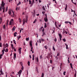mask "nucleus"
Listing matches in <instances>:
<instances>
[{"label":"nucleus","instance_id":"f704fd0d","mask_svg":"<svg viewBox=\"0 0 77 77\" xmlns=\"http://www.w3.org/2000/svg\"><path fill=\"white\" fill-rule=\"evenodd\" d=\"M45 28H46V27H47V25H46V23H45Z\"/></svg>","mask_w":77,"mask_h":77},{"label":"nucleus","instance_id":"7c9ffc66","mask_svg":"<svg viewBox=\"0 0 77 77\" xmlns=\"http://www.w3.org/2000/svg\"><path fill=\"white\" fill-rule=\"evenodd\" d=\"M19 22H20V23H21V19L20 18L19 19Z\"/></svg>","mask_w":77,"mask_h":77},{"label":"nucleus","instance_id":"4d7b16f0","mask_svg":"<svg viewBox=\"0 0 77 77\" xmlns=\"http://www.w3.org/2000/svg\"><path fill=\"white\" fill-rule=\"evenodd\" d=\"M50 63H52V60H50Z\"/></svg>","mask_w":77,"mask_h":77},{"label":"nucleus","instance_id":"a878e982","mask_svg":"<svg viewBox=\"0 0 77 77\" xmlns=\"http://www.w3.org/2000/svg\"><path fill=\"white\" fill-rule=\"evenodd\" d=\"M42 29H43V27H41L40 29V30L41 31V30H42Z\"/></svg>","mask_w":77,"mask_h":77},{"label":"nucleus","instance_id":"aec40b11","mask_svg":"<svg viewBox=\"0 0 77 77\" xmlns=\"http://www.w3.org/2000/svg\"><path fill=\"white\" fill-rule=\"evenodd\" d=\"M42 9L44 11H45V7H44V6L42 7Z\"/></svg>","mask_w":77,"mask_h":77},{"label":"nucleus","instance_id":"6e6d98bb","mask_svg":"<svg viewBox=\"0 0 77 77\" xmlns=\"http://www.w3.org/2000/svg\"><path fill=\"white\" fill-rule=\"evenodd\" d=\"M77 74V73H75V75H74V77H76V74Z\"/></svg>","mask_w":77,"mask_h":77},{"label":"nucleus","instance_id":"b1692460","mask_svg":"<svg viewBox=\"0 0 77 77\" xmlns=\"http://www.w3.org/2000/svg\"><path fill=\"white\" fill-rule=\"evenodd\" d=\"M2 57H3V55H2V54H1L0 55V59H2Z\"/></svg>","mask_w":77,"mask_h":77},{"label":"nucleus","instance_id":"473e14b6","mask_svg":"<svg viewBox=\"0 0 77 77\" xmlns=\"http://www.w3.org/2000/svg\"><path fill=\"white\" fill-rule=\"evenodd\" d=\"M63 41H64V42H66V39H65V38L63 39Z\"/></svg>","mask_w":77,"mask_h":77},{"label":"nucleus","instance_id":"0e129e2a","mask_svg":"<svg viewBox=\"0 0 77 77\" xmlns=\"http://www.w3.org/2000/svg\"><path fill=\"white\" fill-rule=\"evenodd\" d=\"M68 63H69V58H68Z\"/></svg>","mask_w":77,"mask_h":77},{"label":"nucleus","instance_id":"052dcab7","mask_svg":"<svg viewBox=\"0 0 77 77\" xmlns=\"http://www.w3.org/2000/svg\"><path fill=\"white\" fill-rule=\"evenodd\" d=\"M39 3H41V0H38Z\"/></svg>","mask_w":77,"mask_h":77},{"label":"nucleus","instance_id":"bf43d9fd","mask_svg":"<svg viewBox=\"0 0 77 77\" xmlns=\"http://www.w3.org/2000/svg\"><path fill=\"white\" fill-rule=\"evenodd\" d=\"M36 71H37V72H38V69H37V67H36Z\"/></svg>","mask_w":77,"mask_h":77},{"label":"nucleus","instance_id":"49530a36","mask_svg":"<svg viewBox=\"0 0 77 77\" xmlns=\"http://www.w3.org/2000/svg\"><path fill=\"white\" fill-rule=\"evenodd\" d=\"M65 73H66V72H63V75H65Z\"/></svg>","mask_w":77,"mask_h":77},{"label":"nucleus","instance_id":"09e8293b","mask_svg":"<svg viewBox=\"0 0 77 77\" xmlns=\"http://www.w3.org/2000/svg\"><path fill=\"white\" fill-rule=\"evenodd\" d=\"M45 48L46 49H47V46H45Z\"/></svg>","mask_w":77,"mask_h":77},{"label":"nucleus","instance_id":"2eb2a0df","mask_svg":"<svg viewBox=\"0 0 77 77\" xmlns=\"http://www.w3.org/2000/svg\"><path fill=\"white\" fill-rule=\"evenodd\" d=\"M29 45L30 46H32V41H30L29 42Z\"/></svg>","mask_w":77,"mask_h":77},{"label":"nucleus","instance_id":"864d4df0","mask_svg":"<svg viewBox=\"0 0 77 77\" xmlns=\"http://www.w3.org/2000/svg\"><path fill=\"white\" fill-rule=\"evenodd\" d=\"M39 43H41V39L39 40Z\"/></svg>","mask_w":77,"mask_h":77},{"label":"nucleus","instance_id":"7ed1b4c3","mask_svg":"<svg viewBox=\"0 0 77 77\" xmlns=\"http://www.w3.org/2000/svg\"><path fill=\"white\" fill-rule=\"evenodd\" d=\"M45 16L46 17L44 18V20L45 22H47L48 21V19H47V14H45Z\"/></svg>","mask_w":77,"mask_h":77},{"label":"nucleus","instance_id":"6e6552de","mask_svg":"<svg viewBox=\"0 0 77 77\" xmlns=\"http://www.w3.org/2000/svg\"><path fill=\"white\" fill-rule=\"evenodd\" d=\"M14 60H15V59L16 58V54L14 53Z\"/></svg>","mask_w":77,"mask_h":77},{"label":"nucleus","instance_id":"9d476101","mask_svg":"<svg viewBox=\"0 0 77 77\" xmlns=\"http://www.w3.org/2000/svg\"><path fill=\"white\" fill-rule=\"evenodd\" d=\"M28 21V17H26V23H27Z\"/></svg>","mask_w":77,"mask_h":77},{"label":"nucleus","instance_id":"37998d69","mask_svg":"<svg viewBox=\"0 0 77 77\" xmlns=\"http://www.w3.org/2000/svg\"><path fill=\"white\" fill-rule=\"evenodd\" d=\"M66 8H68V5H67V4H66Z\"/></svg>","mask_w":77,"mask_h":77},{"label":"nucleus","instance_id":"423d86ee","mask_svg":"<svg viewBox=\"0 0 77 77\" xmlns=\"http://www.w3.org/2000/svg\"><path fill=\"white\" fill-rule=\"evenodd\" d=\"M58 35L60 37V41H62V35H61V34H59Z\"/></svg>","mask_w":77,"mask_h":77},{"label":"nucleus","instance_id":"ea45409f","mask_svg":"<svg viewBox=\"0 0 77 77\" xmlns=\"http://www.w3.org/2000/svg\"><path fill=\"white\" fill-rule=\"evenodd\" d=\"M59 56V53L58 52L57 54V56Z\"/></svg>","mask_w":77,"mask_h":77},{"label":"nucleus","instance_id":"c03bdc74","mask_svg":"<svg viewBox=\"0 0 77 77\" xmlns=\"http://www.w3.org/2000/svg\"><path fill=\"white\" fill-rule=\"evenodd\" d=\"M6 27V26H5V25H4L3 26V29H5V27Z\"/></svg>","mask_w":77,"mask_h":77},{"label":"nucleus","instance_id":"f3484780","mask_svg":"<svg viewBox=\"0 0 77 77\" xmlns=\"http://www.w3.org/2000/svg\"><path fill=\"white\" fill-rule=\"evenodd\" d=\"M17 32H15L14 34V36H17Z\"/></svg>","mask_w":77,"mask_h":77},{"label":"nucleus","instance_id":"3c124183","mask_svg":"<svg viewBox=\"0 0 77 77\" xmlns=\"http://www.w3.org/2000/svg\"><path fill=\"white\" fill-rule=\"evenodd\" d=\"M42 31L43 32H44V28H43L42 30Z\"/></svg>","mask_w":77,"mask_h":77},{"label":"nucleus","instance_id":"f03ea898","mask_svg":"<svg viewBox=\"0 0 77 77\" xmlns=\"http://www.w3.org/2000/svg\"><path fill=\"white\" fill-rule=\"evenodd\" d=\"M22 73V70H20L19 72L17 73V75H19V77H20V75H21V74Z\"/></svg>","mask_w":77,"mask_h":77},{"label":"nucleus","instance_id":"f8f14e48","mask_svg":"<svg viewBox=\"0 0 77 77\" xmlns=\"http://www.w3.org/2000/svg\"><path fill=\"white\" fill-rule=\"evenodd\" d=\"M45 35H46V34H45V32H43V34L42 35V36H44Z\"/></svg>","mask_w":77,"mask_h":77},{"label":"nucleus","instance_id":"79ce46f5","mask_svg":"<svg viewBox=\"0 0 77 77\" xmlns=\"http://www.w3.org/2000/svg\"><path fill=\"white\" fill-rule=\"evenodd\" d=\"M36 60H37V62H38V57H37L36 58Z\"/></svg>","mask_w":77,"mask_h":77},{"label":"nucleus","instance_id":"69168bd1","mask_svg":"<svg viewBox=\"0 0 77 77\" xmlns=\"http://www.w3.org/2000/svg\"><path fill=\"white\" fill-rule=\"evenodd\" d=\"M31 49L32 50V49H33V46H31Z\"/></svg>","mask_w":77,"mask_h":77},{"label":"nucleus","instance_id":"bb28decb","mask_svg":"<svg viewBox=\"0 0 77 77\" xmlns=\"http://www.w3.org/2000/svg\"><path fill=\"white\" fill-rule=\"evenodd\" d=\"M44 74L43 73H42V76L41 77H44Z\"/></svg>","mask_w":77,"mask_h":77},{"label":"nucleus","instance_id":"f257e3e1","mask_svg":"<svg viewBox=\"0 0 77 77\" xmlns=\"http://www.w3.org/2000/svg\"><path fill=\"white\" fill-rule=\"evenodd\" d=\"M5 5V3H4L3 2V0H2V4L0 7V11H2V9L3 10V12H5V7H4Z\"/></svg>","mask_w":77,"mask_h":77},{"label":"nucleus","instance_id":"a211bd4d","mask_svg":"<svg viewBox=\"0 0 77 77\" xmlns=\"http://www.w3.org/2000/svg\"><path fill=\"white\" fill-rule=\"evenodd\" d=\"M15 26H14V27L12 28V30H15Z\"/></svg>","mask_w":77,"mask_h":77},{"label":"nucleus","instance_id":"603ef678","mask_svg":"<svg viewBox=\"0 0 77 77\" xmlns=\"http://www.w3.org/2000/svg\"><path fill=\"white\" fill-rule=\"evenodd\" d=\"M53 49L54 50V51H55V49L54 48V46L53 47Z\"/></svg>","mask_w":77,"mask_h":77},{"label":"nucleus","instance_id":"4be33fe9","mask_svg":"<svg viewBox=\"0 0 77 77\" xmlns=\"http://www.w3.org/2000/svg\"><path fill=\"white\" fill-rule=\"evenodd\" d=\"M65 45L66 46V49H68V45H67V44H66V43L65 44Z\"/></svg>","mask_w":77,"mask_h":77},{"label":"nucleus","instance_id":"412c9836","mask_svg":"<svg viewBox=\"0 0 77 77\" xmlns=\"http://www.w3.org/2000/svg\"><path fill=\"white\" fill-rule=\"evenodd\" d=\"M5 50H2V55H3L4 54V53H5V52H4V51Z\"/></svg>","mask_w":77,"mask_h":77},{"label":"nucleus","instance_id":"338daca9","mask_svg":"<svg viewBox=\"0 0 77 77\" xmlns=\"http://www.w3.org/2000/svg\"><path fill=\"white\" fill-rule=\"evenodd\" d=\"M56 23H57L56 22H55V25L56 27Z\"/></svg>","mask_w":77,"mask_h":77},{"label":"nucleus","instance_id":"ddd939ff","mask_svg":"<svg viewBox=\"0 0 77 77\" xmlns=\"http://www.w3.org/2000/svg\"><path fill=\"white\" fill-rule=\"evenodd\" d=\"M8 13L10 15H11V10H10L8 12Z\"/></svg>","mask_w":77,"mask_h":77},{"label":"nucleus","instance_id":"c85d7f7f","mask_svg":"<svg viewBox=\"0 0 77 77\" xmlns=\"http://www.w3.org/2000/svg\"><path fill=\"white\" fill-rule=\"evenodd\" d=\"M5 47H8V43L6 44Z\"/></svg>","mask_w":77,"mask_h":77},{"label":"nucleus","instance_id":"9b49d317","mask_svg":"<svg viewBox=\"0 0 77 77\" xmlns=\"http://www.w3.org/2000/svg\"><path fill=\"white\" fill-rule=\"evenodd\" d=\"M51 4V2H50L47 5V7L48 8H49L50 7V6H49V5H50Z\"/></svg>","mask_w":77,"mask_h":77},{"label":"nucleus","instance_id":"20e7f679","mask_svg":"<svg viewBox=\"0 0 77 77\" xmlns=\"http://www.w3.org/2000/svg\"><path fill=\"white\" fill-rule=\"evenodd\" d=\"M14 21V19H11V21H10L9 22V25H12V23Z\"/></svg>","mask_w":77,"mask_h":77},{"label":"nucleus","instance_id":"72a5a7b5","mask_svg":"<svg viewBox=\"0 0 77 77\" xmlns=\"http://www.w3.org/2000/svg\"><path fill=\"white\" fill-rule=\"evenodd\" d=\"M28 66H30V62L28 61Z\"/></svg>","mask_w":77,"mask_h":77},{"label":"nucleus","instance_id":"774afa93","mask_svg":"<svg viewBox=\"0 0 77 77\" xmlns=\"http://www.w3.org/2000/svg\"><path fill=\"white\" fill-rule=\"evenodd\" d=\"M54 67L53 66L52 67V70H53V69H54Z\"/></svg>","mask_w":77,"mask_h":77},{"label":"nucleus","instance_id":"1a4fd4ad","mask_svg":"<svg viewBox=\"0 0 77 77\" xmlns=\"http://www.w3.org/2000/svg\"><path fill=\"white\" fill-rule=\"evenodd\" d=\"M1 69V70L0 71V72L1 73V74H2V75H3V74H4V73H3V71H2V69Z\"/></svg>","mask_w":77,"mask_h":77},{"label":"nucleus","instance_id":"de8ad7c7","mask_svg":"<svg viewBox=\"0 0 77 77\" xmlns=\"http://www.w3.org/2000/svg\"><path fill=\"white\" fill-rule=\"evenodd\" d=\"M21 37V36L20 35H19L18 38H19V39H20V38Z\"/></svg>","mask_w":77,"mask_h":77},{"label":"nucleus","instance_id":"5fc2aeb1","mask_svg":"<svg viewBox=\"0 0 77 77\" xmlns=\"http://www.w3.org/2000/svg\"><path fill=\"white\" fill-rule=\"evenodd\" d=\"M8 21H7L6 26H8Z\"/></svg>","mask_w":77,"mask_h":77},{"label":"nucleus","instance_id":"39448f33","mask_svg":"<svg viewBox=\"0 0 77 77\" xmlns=\"http://www.w3.org/2000/svg\"><path fill=\"white\" fill-rule=\"evenodd\" d=\"M25 22H26V20H25V19H23V26H24V25L25 24Z\"/></svg>","mask_w":77,"mask_h":77},{"label":"nucleus","instance_id":"393cba45","mask_svg":"<svg viewBox=\"0 0 77 77\" xmlns=\"http://www.w3.org/2000/svg\"><path fill=\"white\" fill-rule=\"evenodd\" d=\"M32 60H34V54L32 55Z\"/></svg>","mask_w":77,"mask_h":77},{"label":"nucleus","instance_id":"c756f323","mask_svg":"<svg viewBox=\"0 0 77 77\" xmlns=\"http://www.w3.org/2000/svg\"><path fill=\"white\" fill-rule=\"evenodd\" d=\"M36 19H35L34 21L33 22V23H36Z\"/></svg>","mask_w":77,"mask_h":77},{"label":"nucleus","instance_id":"e433bc0d","mask_svg":"<svg viewBox=\"0 0 77 77\" xmlns=\"http://www.w3.org/2000/svg\"><path fill=\"white\" fill-rule=\"evenodd\" d=\"M26 41H29V38H26Z\"/></svg>","mask_w":77,"mask_h":77},{"label":"nucleus","instance_id":"4c0bfd02","mask_svg":"<svg viewBox=\"0 0 77 77\" xmlns=\"http://www.w3.org/2000/svg\"><path fill=\"white\" fill-rule=\"evenodd\" d=\"M5 48H6V47H5L3 49H4V50L5 51V52H6V50H5Z\"/></svg>","mask_w":77,"mask_h":77},{"label":"nucleus","instance_id":"680f3d73","mask_svg":"<svg viewBox=\"0 0 77 77\" xmlns=\"http://www.w3.org/2000/svg\"><path fill=\"white\" fill-rule=\"evenodd\" d=\"M41 40L42 41H44V39H42V38H41Z\"/></svg>","mask_w":77,"mask_h":77},{"label":"nucleus","instance_id":"5701e85b","mask_svg":"<svg viewBox=\"0 0 77 77\" xmlns=\"http://www.w3.org/2000/svg\"><path fill=\"white\" fill-rule=\"evenodd\" d=\"M13 42H14V44H16V42L15 41V40H14L13 41Z\"/></svg>","mask_w":77,"mask_h":77},{"label":"nucleus","instance_id":"a18cd8bd","mask_svg":"<svg viewBox=\"0 0 77 77\" xmlns=\"http://www.w3.org/2000/svg\"><path fill=\"white\" fill-rule=\"evenodd\" d=\"M50 55H51V54L50 53H49L48 55L49 56V57H50Z\"/></svg>","mask_w":77,"mask_h":77},{"label":"nucleus","instance_id":"4468645a","mask_svg":"<svg viewBox=\"0 0 77 77\" xmlns=\"http://www.w3.org/2000/svg\"><path fill=\"white\" fill-rule=\"evenodd\" d=\"M12 11L13 13V15L12 16L13 17H14V11L13 10H12Z\"/></svg>","mask_w":77,"mask_h":77},{"label":"nucleus","instance_id":"c9c22d12","mask_svg":"<svg viewBox=\"0 0 77 77\" xmlns=\"http://www.w3.org/2000/svg\"><path fill=\"white\" fill-rule=\"evenodd\" d=\"M11 46L12 48H13L14 47V45H13V44H11Z\"/></svg>","mask_w":77,"mask_h":77},{"label":"nucleus","instance_id":"8fccbe9b","mask_svg":"<svg viewBox=\"0 0 77 77\" xmlns=\"http://www.w3.org/2000/svg\"><path fill=\"white\" fill-rule=\"evenodd\" d=\"M2 43H0V47H2Z\"/></svg>","mask_w":77,"mask_h":77},{"label":"nucleus","instance_id":"6ab92c4d","mask_svg":"<svg viewBox=\"0 0 77 77\" xmlns=\"http://www.w3.org/2000/svg\"><path fill=\"white\" fill-rule=\"evenodd\" d=\"M20 4H21V2H19L17 4V6L20 5Z\"/></svg>","mask_w":77,"mask_h":77},{"label":"nucleus","instance_id":"dca6fc26","mask_svg":"<svg viewBox=\"0 0 77 77\" xmlns=\"http://www.w3.org/2000/svg\"><path fill=\"white\" fill-rule=\"evenodd\" d=\"M29 4L30 5L32 4V1H31L30 0H29Z\"/></svg>","mask_w":77,"mask_h":77},{"label":"nucleus","instance_id":"13d9d810","mask_svg":"<svg viewBox=\"0 0 77 77\" xmlns=\"http://www.w3.org/2000/svg\"><path fill=\"white\" fill-rule=\"evenodd\" d=\"M40 59H42V55H41L40 56Z\"/></svg>","mask_w":77,"mask_h":77},{"label":"nucleus","instance_id":"0eeeda50","mask_svg":"<svg viewBox=\"0 0 77 77\" xmlns=\"http://www.w3.org/2000/svg\"><path fill=\"white\" fill-rule=\"evenodd\" d=\"M22 48H19L18 51H19V54H21V49Z\"/></svg>","mask_w":77,"mask_h":77},{"label":"nucleus","instance_id":"e2e57ef3","mask_svg":"<svg viewBox=\"0 0 77 77\" xmlns=\"http://www.w3.org/2000/svg\"><path fill=\"white\" fill-rule=\"evenodd\" d=\"M7 51H8V48L6 49V52H7Z\"/></svg>","mask_w":77,"mask_h":77},{"label":"nucleus","instance_id":"a19ab883","mask_svg":"<svg viewBox=\"0 0 77 77\" xmlns=\"http://www.w3.org/2000/svg\"><path fill=\"white\" fill-rule=\"evenodd\" d=\"M34 0H33L32 1V2L31 3H32V4H33H33L34 3Z\"/></svg>","mask_w":77,"mask_h":77},{"label":"nucleus","instance_id":"58836bf2","mask_svg":"<svg viewBox=\"0 0 77 77\" xmlns=\"http://www.w3.org/2000/svg\"><path fill=\"white\" fill-rule=\"evenodd\" d=\"M33 4H31V5H30V7H32V6H33Z\"/></svg>","mask_w":77,"mask_h":77},{"label":"nucleus","instance_id":"2f4dec72","mask_svg":"<svg viewBox=\"0 0 77 77\" xmlns=\"http://www.w3.org/2000/svg\"><path fill=\"white\" fill-rule=\"evenodd\" d=\"M8 7H7L5 9V12H7V11H8Z\"/></svg>","mask_w":77,"mask_h":77},{"label":"nucleus","instance_id":"cd10ccee","mask_svg":"<svg viewBox=\"0 0 77 77\" xmlns=\"http://www.w3.org/2000/svg\"><path fill=\"white\" fill-rule=\"evenodd\" d=\"M65 23L66 24H68V23H69V22L68 21H66L65 22Z\"/></svg>","mask_w":77,"mask_h":77}]
</instances>
